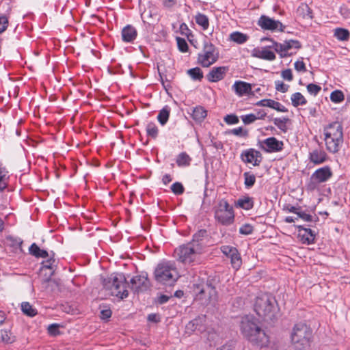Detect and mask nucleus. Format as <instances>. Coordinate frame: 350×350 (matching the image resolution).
Here are the masks:
<instances>
[{
	"label": "nucleus",
	"instance_id": "5701e85b",
	"mask_svg": "<svg viewBox=\"0 0 350 350\" xmlns=\"http://www.w3.org/2000/svg\"><path fill=\"white\" fill-rule=\"evenodd\" d=\"M232 90L239 96L249 94L252 91L251 84L242 81H236L232 86Z\"/></svg>",
	"mask_w": 350,
	"mask_h": 350
},
{
	"label": "nucleus",
	"instance_id": "dca6fc26",
	"mask_svg": "<svg viewBox=\"0 0 350 350\" xmlns=\"http://www.w3.org/2000/svg\"><path fill=\"white\" fill-rule=\"evenodd\" d=\"M207 236V231L206 230H200L193 235L192 240L188 243L202 254L206 246V240Z\"/></svg>",
	"mask_w": 350,
	"mask_h": 350
},
{
	"label": "nucleus",
	"instance_id": "0e129e2a",
	"mask_svg": "<svg viewBox=\"0 0 350 350\" xmlns=\"http://www.w3.org/2000/svg\"><path fill=\"white\" fill-rule=\"evenodd\" d=\"M10 240L12 241V244L16 248H21L23 244V241L20 239H14L10 238Z\"/></svg>",
	"mask_w": 350,
	"mask_h": 350
},
{
	"label": "nucleus",
	"instance_id": "c9c22d12",
	"mask_svg": "<svg viewBox=\"0 0 350 350\" xmlns=\"http://www.w3.org/2000/svg\"><path fill=\"white\" fill-rule=\"evenodd\" d=\"M21 310L25 315L30 317H33L38 314L37 310L26 301L21 304Z\"/></svg>",
	"mask_w": 350,
	"mask_h": 350
},
{
	"label": "nucleus",
	"instance_id": "4c0bfd02",
	"mask_svg": "<svg viewBox=\"0 0 350 350\" xmlns=\"http://www.w3.org/2000/svg\"><path fill=\"white\" fill-rule=\"evenodd\" d=\"M187 74L193 80L195 81H201L203 78V72L198 67L188 70Z\"/></svg>",
	"mask_w": 350,
	"mask_h": 350
},
{
	"label": "nucleus",
	"instance_id": "5fc2aeb1",
	"mask_svg": "<svg viewBox=\"0 0 350 350\" xmlns=\"http://www.w3.org/2000/svg\"><path fill=\"white\" fill-rule=\"evenodd\" d=\"M11 332L7 330H1V339L2 341L6 343H12L14 342V339L11 336Z\"/></svg>",
	"mask_w": 350,
	"mask_h": 350
},
{
	"label": "nucleus",
	"instance_id": "f257e3e1",
	"mask_svg": "<svg viewBox=\"0 0 350 350\" xmlns=\"http://www.w3.org/2000/svg\"><path fill=\"white\" fill-rule=\"evenodd\" d=\"M240 329L243 336L250 342L252 345L262 348L268 345L269 337L265 332L257 324L252 316L242 317L240 323Z\"/></svg>",
	"mask_w": 350,
	"mask_h": 350
},
{
	"label": "nucleus",
	"instance_id": "a18cd8bd",
	"mask_svg": "<svg viewBox=\"0 0 350 350\" xmlns=\"http://www.w3.org/2000/svg\"><path fill=\"white\" fill-rule=\"evenodd\" d=\"M275 88L277 91L280 92L282 93H285L288 92L289 85L284 83L282 81L277 80L275 81Z\"/></svg>",
	"mask_w": 350,
	"mask_h": 350
},
{
	"label": "nucleus",
	"instance_id": "13d9d810",
	"mask_svg": "<svg viewBox=\"0 0 350 350\" xmlns=\"http://www.w3.org/2000/svg\"><path fill=\"white\" fill-rule=\"evenodd\" d=\"M295 69L298 72H306V67L305 63L303 61L297 60L294 64Z\"/></svg>",
	"mask_w": 350,
	"mask_h": 350
},
{
	"label": "nucleus",
	"instance_id": "4468645a",
	"mask_svg": "<svg viewBox=\"0 0 350 350\" xmlns=\"http://www.w3.org/2000/svg\"><path fill=\"white\" fill-rule=\"evenodd\" d=\"M220 250L225 256L230 259L232 267L238 270L242 265V259L238 250L230 245H222Z\"/></svg>",
	"mask_w": 350,
	"mask_h": 350
},
{
	"label": "nucleus",
	"instance_id": "49530a36",
	"mask_svg": "<svg viewBox=\"0 0 350 350\" xmlns=\"http://www.w3.org/2000/svg\"><path fill=\"white\" fill-rule=\"evenodd\" d=\"M176 42H177L178 48L180 51H181L183 53H185L188 51L189 46L187 44V42H186V40L184 38L177 37Z\"/></svg>",
	"mask_w": 350,
	"mask_h": 350
},
{
	"label": "nucleus",
	"instance_id": "bf43d9fd",
	"mask_svg": "<svg viewBox=\"0 0 350 350\" xmlns=\"http://www.w3.org/2000/svg\"><path fill=\"white\" fill-rule=\"evenodd\" d=\"M59 325L57 324H51L48 327V332L51 335L56 336L59 334Z\"/></svg>",
	"mask_w": 350,
	"mask_h": 350
},
{
	"label": "nucleus",
	"instance_id": "f03ea898",
	"mask_svg": "<svg viewBox=\"0 0 350 350\" xmlns=\"http://www.w3.org/2000/svg\"><path fill=\"white\" fill-rule=\"evenodd\" d=\"M218 284L217 277L209 276L205 282L193 284L194 299L203 306L215 303L218 298L216 289Z\"/></svg>",
	"mask_w": 350,
	"mask_h": 350
},
{
	"label": "nucleus",
	"instance_id": "7ed1b4c3",
	"mask_svg": "<svg viewBox=\"0 0 350 350\" xmlns=\"http://www.w3.org/2000/svg\"><path fill=\"white\" fill-rule=\"evenodd\" d=\"M254 309L259 317L267 322L273 321L278 311L275 297L269 293H262L256 297Z\"/></svg>",
	"mask_w": 350,
	"mask_h": 350
},
{
	"label": "nucleus",
	"instance_id": "6e6552de",
	"mask_svg": "<svg viewBox=\"0 0 350 350\" xmlns=\"http://www.w3.org/2000/svg\"><path fill=\"white\" fill-rule=\"evenodd\" d=\"M214 217L217 222L222 226H228L234 222V211L225 199L220 200L214 208Z\"/></svg>",
	"mask_w": 350,
	"mask_h": 350
},
{
	"label": "nucleus",
	"instance_id": "680f3d73",
	"mask_svg": "<svg viewBox=\"0 0 350 350\" xmlns=\"http://www.w3.org/2000/svg\"><path fill=\"white\" fill-rule=\"evenodd\" d=\"M298 217L301 219H302L305 221H312V216L310 214H308L304 211H299L298 213Z\"/></svg>",
	"mask_w": 350,
	"mask_h": 350
},
{
	"label": "nucleus",
	"instance_id": "a211bd4d",
	"mask_svg": "<svg viewBox=\"0 0 350 350\" xmlns=\"http://www.w3.org/2000/svg\"><path fill=\"white\" fill-rule=\"evenodd\" d=\"M241 159L244 163L258 166L262 161V154L254 148H250L241 153Z\"/></svg>",
	"mask_w": 350,
	"mask_h": 350
},
{
	"label": "nucleus",
	"instance_id": "412c9836",
	"mask_svg": "<svg viewBox=\"0 0 350 350\" xmlns=\"http://www.w3.org/2000/svg\"><path fill=\"white\" fill-rule=\"evenodd\" d=\"M268 48H270L269 46L262 49L255 48L252 51V56L267 61L275 60L276 58L275 53L269 51Z\"/></svg>",
	"mask_w": 350,
	"mask_h": 350
},
{
	"label": "nucleus",
	"instance_id": "9b49d317",
	"mask_svg": "<svg viewBox=\"0 0 350 350\" xmlns=\"http://www.w3.org/2000/svg\"><path fill=\"white\" fill-rule=\"evenodd\" d=\"M332 176V171L328 165L317 169L310 176L307 185L308 189L312 191L317 189L320 184L327 182Z\"/></svg>",
	"mask_w": 350,
	"mask_h": 350
},
{
	"label": "nucleus",
	"instance_id": "2f4dec72",
	"mask_svg": "<svg viewBox=\"0 0 350 350\" xmlns=\"http://www.w3.org/2000/svg\"><path fill=\"white\" fill-rule=\"evenodd\" d=\"M170 113V108L168 106H165L161 110H160L157 120L161 125H165L169 120Z\"/></svg>",
	"mask_w": 350,
	"mask_h": 350
},
{
	"label": "nucleus",
	"instance_id": "3c124183",
	"mask_svg": "<svg viewBox=\"0 0 350 350\" xmlns=\"http://www.w3.org/2000/svg\"><path fill=\"white\" fill-rule=\"evenodd\" d=\"M241 118L245 124H252L256 120V118L254 113L242 115Z\"/></svg>",
	"mask_w": 350,
	"mask_h": 350
},
{
	"label": "nucleus",
	"instance_id": "a878e982",
	"mask_svg": "<svg viewBox=\"0 0 350 350\" xmlns=\"http://www.w3.org/2000/svg\"><path fill=\"white\" fill-rule=\"evenodd\" d=\"M191 116L196 123H201L207 116V111L204 107L198 105L192 108Z\"/></svg>",
	"mask_w": 350,
	"mask_h": 350
},
{
	"label": "nucleus",
	"instance_id": "7c9ffc66",
	"mask_svg": "<svg viewBox=\"0 0 350 350\" xmlns=\"http://www.w3.org/2000/svg\"><path fill=\"white\" fill-rule=\"evenodd\" d=\"M196 23L202 27L203 30H207L209 27V19L208 16L204 14L198 12L195 16Z\"/></svg>",
	"mask_w": 350,
	"mask_h": 350
},
{
	"label": "nucleus",
	"instance_id": "58836bf2",
	"mask_svg": "<svg viewBox=\"0 0 350 350\" xmlns=\"http://www.w3.org/2000/svg\"><path fill=\"white\" fill-rule=\"evenodd\" d=\"M146 133L148 137L156 139L158 136L159 129L154 122H149L146 126Z\"/></svg>",
	"mask_w": 350,
	"mask_h": 350
},
{
	"label": "nucleus",
	"instance_id": "774afa93",
	"mask_svg": "<svg viewBox=\"0 0 350 350\" xmlns=\"http://www.w3.org/2000/svg\"><path fill=\"white\" fill-rule=\"evenodd\" d=\"M267 116V113L264 110H260L257 111V113L255 114V116L257 120H262L265 118Z\"/></svg>",
	"mask_w": 350,
	"mask_h": 350
},
{
	"label": "nucleus",
	"instance_id": "8fccbe9b",
	"mask_svg": "<svg viewBox=\"0 0 350 350\" xmlns=\"http://www.w3.org/2000/svg\"><path fill=\"white\" fill-rule=\"evenodd\" d=\"M254 230L253 226L250 224H245L239 228V233L244 235H249Z\"/></svg>",
	"mask_w": 350,
	"mask_h": 350
},
{
	"label": "nucleus",
	"instance_id": "423d86ee",
	"mask_svg": "<svg viewBox=\"0 0 350 350\" xmlns=\"http://www.w3.org/2000/svg\"><path fill=\"white\" fill-rule=\"evenodd\" d=\"M155 280L163 285H172L179 278L175 263L172 261H161L154 271Z\"/></svg>",
	"mask_w": 350,
	"mask_h": 350
},
{
	"label": "nucleus",
	"instance_id": "0eeeda50",
	"mask_svg": "<svg viewBox=\"0 0 350 350\" xmlns=\"http://www.w3.org/2000/svg\"><path fill=\"white\" fill-rule=\"evenodd\" d=\"M312 330L306 323H299L294 325L291 338L299 350H306L310 347Z\"/></svg>",
	"mask_w": 350,
	"mask_h": 350
},
{
	"label": "nucleus",
	"instance_id": "c85d7f7f",
	"mask_svg": "<svg viewBox=\"0 0 350 350\" xmlns=\"http://www.w3.org/2000/svg\"><path fill=\"white\" fill-rule=\"evenodd\" d=\"M29 254L36 258H46L49 254L46 250L40 249L38 245L33 243L29 248Z\"/></svg>",
	"mask_w": 350,
	"mask_h": 350
},
{
	"label": "nucleus",
	"instance_id": "e433bc0d",
	"mask_svg": "<svg viewBox=\"0 0 350 350\" xmlns=\"http://www.w3.org/2000/svg\"><path fill=\"white\" fill-rule=\"evenodd\" d=\"M334 36L340 41H347L349 39V31L344 28H336L334 30Z\"/></svg>",
	"mask_w": 350,
	"mask_h": 350
},
{
	"label": "nucleus",
	"instance_id": "1a4fd4ad",
	"mask_svg": "<svg viewBox=\"0 0 350 350\" xmlns=\"http://www.w3.org/2000/svg\"><path fill=\"white\" fill-rule=\"evenodd\" d=\"M201 254L188 243L176 247L174 251V258L185 265H194L200 262Z\"/></svg>",
	"mask_w": 350,
	"mask_h": 350
},
{
	"label": "nucleus",
	"instance_id": "79ce46f5",
	"mask_svg": "<svg viewBox=\"0 0 350 350\" xmlns=\"http://www.w3.org/2000/svg\"><path fill=\"white\" fill-rule=\"evenodd\" d=\"M244 185L246 188H251L256 183V177L253 174L246 172L243 174Z\"/></svg>",
	"mask_w": 350,
	"mask_h": 350
},
{
	"label": "nucleus",
	"instance_id": "c03bdc74",
	"mask_svg": "<svg viewBox=\"0 0 350 350\" xmlns=\"http://www.w3.org/2000/svg\"><path fill=\"white\" fill-rule=\"evenodd\" d=\"M171 190L176 195H181L184 193L185 188L182 183L176 182L172 185Z\"/></svg>",
	"mask_w": 350,
	"mask_h": 350
},
{
	"label": "nucleus",
	"instance_id": "b1692460",
	"mask_svg": "<svg viewBox=\"0 0 350 350\" xmlns=\"http://www.w3.org/2000/svg\"><path fill=\"white\" fill-rule=\"evenodd\" d=\"M257 106L268 107L280 112H287V108L280 103L272 99H262L256 103Z\"/></svg>",
	"mask_w": 350,
	"mask_h": 350
},
{
	"label": "nucleus",
	"instance_id": "de8ad7c7",
	"mask_svg": "<svg viewBox=\"0 0 350 350\" xmlns=\"http://www.w3.org/2000/svg\"><path fill=\"white\" fill-rule=\"evenodd\" d=\"M307 90L310 94L317 96L321 90V87L317 84L310 83L307 85Z\"/></svg>",
	"mask_w": 350,
	"mask_h": 350
},
{
	"label": "nucleus",
	"instance_id": "6e6d98bb",
	"mask_svg": "<svg viewBox=\"0 0 350 350\" xmlns=\"http://www.w3.org/2000/svg\"><path fill=\"white\" fill-rule=\"evenodd\" d=\"M8 18L3 15L0 16V34L3 33L8 27Z\"/></svg>",
	"mask_w": 350,
	"mask_h": 350
},
{
	"label": "nucleus",
	"instance_id": "37998d69",
	"mask_svg": "<svg viewBox=\"0 0 350 350\" xmlns=\"http://www.w3.org/2000/svg\"><path fill=\"white\" fill-rule=\"evenodd\" d=\"M345 96L341 90H334L330 94V100L335 103H339L343 101Z\"/></svg>",
	"mask_w": 350,
	"mask_h": 350
},
{
	"label": "nucleus",
	"instance_id": "a19ab883",
	"mask_svg": "<svg viewBox=\"0 0 350 350\" xmlns=\"http://www.w3.org/2000/svg\"><path fill=\"white\" fill-rule=\"evenodd\" d=\"M8 171L0 165V191H3L8 186Z\"/></svg>",
	"mask_w": 350,
	"mask_h": 350
},
{
	"label": "nucleus",
	"instance_id": "393cba45",
	"mask_svg": "<svg viewBox=\"0 0 350 350\" xmlns=\"http://www.w3.org/2000/svg\"><path fill=\"white\" fill-rule=\"evenodd\" d=\"M137 36L136 29L131 25H127L122 30V38L124 42H133Z\"/></svg>",
	"mask_w": 350,
	"mask_h": 350
},
{
	"label": "nucleus",
	"instance_id": "2eb2a0df",
	"mask_svg": "<svg viewBox=\"0 0 350 350\" xmlns=\"http://www.w3.org/2000/svg\"><path fill=\"white\" fill-rule=\"evenodd\" d=\"M258 24L262 29L272 31H284L285 29V26L280 21L271 18L265 15L260 17Z\"/></svg>",
	"mask_w": 350,
	"mask_h": 350
},
{
	"label": "nucleus",
	"instance_id": "aec40b11",
	"mask_svg": "<svg viewBox=\"0 0 350 350\" xmlns=\"http://www.w3.org/2000/svg\"><path fill=\"white\" fill-rule=\"evenodd\" d=\"M328 159L326 152L321 148H315L310 151L308 159L314 165H320L325 163Z\"/></svg>",
	"mask_w": 350,
	"mask_h": 350
},
{
	"label": "nucleus",
	"instance_id": "ea45409f",
	"mask_svg": "<svg viewBox=\"0 0 350 350\" xmlns=\"http://www.w3.org/2000/svg\"><path fill=\"white\" fill-rule=\"evenodd\" d=\"M273 121L274 124L282 132L286 133L287 131L286 123L289 121L288 118H275Z\"/></svg>",
	"mask_w": 350,
	"mask_h": 350
},
{
	"label": "nucleus",
	"instance_id": "338daca9",
	"mask_svg": "<svg viewBox=\"0 0 350 350\" xmlns=\"http://www.w3.org/2000/svg\"><path fill=\"white\" fill-rule=\"evenodd\" d=\"M148 320L150 322L158 323L160 321V318L157 314H150L148 316Z\"/></svg>",
	"mask_w": 350,
	"mask_h": 350
},
{
	"label": "nucleus",
	"instance_id": "603ef678",
	"mask_svg": "<svg viewBox=\"0 0 350 350\" xmlns=\"http://www.w3.org/2000/svg\"><path fill=\"white\" fill-rule=\"evenodd\" d=\"M229 133H231L236 136H240V137H247L248 132L247 131H244L242 127H238L233 129L229 131Z\"/></svg>",
	"mask_w": 350,
	"mask_h": 350
},
{
	"label": "nucleus",
	"instance_id": "864d4df0",
	"mask_svg": "<svg viewBox=\"0 0 350 350\" xmlns=\"http://www.w3.org/2000/svg\"><path fill=\"white\" fill-rule=\"evenodd\" d=\"M224 121L228 124H236L239 123V120L237 116L234 114H228L224 117Z\"/></svg>",
	"mask_w": 350,
	"mask_h": 350
},
{
	"label": "nucleus",
	"instance_id": "39448f33",
	"mask_svg": "<svg viewBox=\"0 0 350 350\" xmlns=\"http://www.w3.org/2000/svg\"><path fill=\"white\" fill-rule=\"evenodd\" d=\"M324 140L326 149L331 153H336L343 143L342 126L338 122L329 124L324 129Z\"/></svg>",
	"mask_w": 350,
	"mask_h": 350
},
{
	"label": "nucleus",
	"instance_id": "6ab92c4d",
	"mask_svg": "<svg viewBox=\"0 0 350 350\" xmlns=\"http://www.w3.org/2000/svg\"><path fill=\"white\" fill-rule=\"evenodd\" d=\"M298 237L304 244H312L314 243L316 234L310 228H304L303 226H297Z\"/></svg>",
	"mask_w": 350,
	"mask_h": 350
},
{
	"label": "nucleus",
	"instance_id": "20e7f679",
	"mask_svg": "<svg viewBox=\"0 0 350 350\" xmlns=\"http://www.w3.org/2000/svg\"><path fill=\"white\" fill-rule=\"evenodd\" d=\"M104 288L109 291V293L123 299L129 295L127 287L129 284L126 278L122 273H113L103 281Z\"/></svg>",
	"mask_w": 350,
	"mask_h": 350
},
{
	"label": "nucleus",
	"instance_id": "4d7b16f0",
	"mask_svg": "<svg viewBox=\"0 0 350 350\" xmlns=\"http://www.w3.org/2000/svg\"><path fill=\"white\" fill-rule=\"evenodd\" d=\"M281 76L284 80L288 81H291L293 79L292 70L291 69H286L282 70L281 72Z\"/></svg>",
	"mask_w": 350,
	"mask_h": 350
},
{
	"label": "nucleus",
	"instance_id": "cd10ccee",
	"mask_svg": "<svg viewBox=\"0 0 350 350\" xmlns=\"http://www.w3.org/2000/svg\"><path fill=\"white\" fill-rule=\"evenodd\" d=\"M204 319V317H199L189 321L186 325L187 332L191 333L196 330L202 331L201 325L202 324Z\"/></svg>",
	"mask_w": 350,
	"mask_h": 350
},
{
	"label": "nucleus",
	"instance_id": "f8f14e48",
	"mask_svg": "<svg viewBox=\"0 0 350 350\" xmlns=\"http://www.w3.org/2000/svg\"><path fill=\"white\" fill-rule=\"evenodd\" d=\"M269 40L272 44L269 46L270 48L273 49L275 52L279 53L280 57L284 58L290 56L291 54L288 51L292 49H299L301 44L299 41L297 40H285L283 43H278L272 39L265 38L262 40Z\"/></svg>",
	"mask_w": 350,
	"mask_h": 350
},
{
	"label": "nucleus",
	"instance_id": "4be33fe9",
	"mask_svg": "<svg viewBox=\"0 0 350 350\" xmlns=\"http://www.w3.org/2000/svg\"><path fill=\"white\" fill-rule=\"evenodd\" d=\"M228 70L226 66L213 67L206 75V78L210 82L219 81L224 78Z\"/></svg>",
	"mask_w": 350,
	"mask_h": 350
},
{
	"label": "nucleus",
	"instance_id": "ddd939ff",
	"mask_svg": "<svg viewBox=\"0 0 350 350\" xmlns=\"http://www.w3.org/2000/svg\"><path fill=\"white\" fill-rule=\"evenodd\" d=\"M131 289L135 293L145 291L150 287V281L148 278V273H142L139 275L133 276L130 280Z\"/></svg>",
	"mask_w": 350,
	"mask_h": 350
},
{
	"label": "nucleus",
	"instance_id": "72a5a7b5",
	"mask_svg": "<svg viewBox=\"0 0 350 350\" xmlns=\"http://www.w3.org/2000/svg\"><path fill=\"white\" fill-rule=\"evenodd\" d=\"M291 99L292 105L295 107L299 105H304L307 103L306 99L300 92L293 94Z\"/></svg>",
	"mask_w": 350,
	"mask_h": 350
},
{
	"label": "nucleus",
	"instance_id": "69168bd1",
	"mask_svg": "<svg viewBox=\"0 0 350 350\" xmlns=\"http://www.w3.org/2000/svg\"><path fill=\"white\" fill-rule=\"evenodd\" d=\"M176 4V0H163V5L167 8H171Z\"/></svg>",
	"mask_w": 350,
	"mask_h": 350
},
{
	"label": "nucleus",
	"instance_id": "c756f323",
	"mask_svg": "<svg viewBox=\"0 0 350 350\" xmlns=\"http://www.w3.org/2000/svg\"><path fill=\"white\" fill-rule=\"evenodd\" d=\"M249 37L247 34L239 31H234L230 34V40L237 44H242L246 42Z\"/></svg>",
	"mask_w": 350,
	"mask_h": 350
},
{
	"label": "nucleus",
	"instance_id": "09e8293b",
	"mask_svg": "<svg viewBox=\"0 0 350 350\" xmlns=\"http://www.w3.org/2000/svg\"><path fill=\"white\" fill-rule=\"evenodd\" d=\"M297 12L302 14L303 17H306L307 16L309 18H312L310 9L306 4H302L299 6L297 9Z\"/></svg>",
	"mask_w": 350,
	"mask_h": 350
},
{
	"label": "nucleus",
	"instance_id": "473e14b6",
	"mask_svg": "<svg viewBox=\"0 0 350 350\" xmlns=\"http://www.w3.org/2000/svg\"><path fill=\"white\" fill-rule=\"evenodd\" d=\"M191 161V157L185 152L180 153L176 157V164L179 167L189 166Z\"/></svg>",
	"mask_w": 350,
	"mask_h": 350
},
{
	"label": "nucleus",
	"instance_id": "bb28decb",
	"mask_svg": "<svg viewBox=\"0 0 350 350\" xmlns=\"http://www.w3.org/2000/svg\"><path fill=\"white\" fill-rule=\"evenodd\" d=\"M235 206L238 208H241L242 209L249 211L251 210L254 207V201L252 197H250L248 196H244L240 198H239L235 202Z\"/></svg>",
	"mask_w": 350,
	"mask_h": 350
},
{
	"label": "nucleus",
	"instance_id": "e2e57ef3",
	"mask_svg": "<svg viewBox=\"0 0 350 350\" xmlns=\"http://www.w3.org/2000/svg\"><path fill=\"white\" fill-rule=\"evenodd\" d=\"M180 30L182 34L187 36L191 33V30L189 29L187 25L185 23L180 25Z\"/></svg>",
	"mask_w": 350,
	"mask_h": 350
},
{
	"label": "nucleus",
	"instance_id": "f3484780",
	"mask_svg": "<svg viewBox=\"0 0 350 350\" xmlns=\"http://www.w3.org/2000/svg\"><path fill=\"white\" fill-rule=\"evenodd\" d=\"M260 148L267 152H278L283 150L284 143L274 137H271L261 142Z\"/></svg>",
	"mask_w": 350,
	"mask_h": 350
},
{
	"label": "nucleus",
	"instance_id": "f704fd0d",
	"mask_svg": "<svg viewBox=\"0 0 350 350\" xmlns=\"http://www.w3.org/2000/svg\"><path fill=\"white\" fill-rule=\"evenodd\" d=\"M52 256L54 255V253L51 252ZM49 258L46 260H44L42 262V268L41 269L43 270L44 269H49L50 270V275L51 276L54 273V268L55 267V260L54 259L53 256H51L49 255Z\"/></svg>",
	"mask_w": 350,
	"mask_h": 350
},
{
	"label": "nucleus",
	"instance_id": "9d476101",
	"mask_svg": "<svg viewBox=\"0 0 350 350\" xmlns=\"http://www.w3.org/2000/svg\"><path fill=\"white\" fill-rule=\"evenodd\" d=\"M219 59V52L215 46L209 41H204L202 51L198 54V62L202 67L208 68Z\"/></svg>",
	"mask_w": 350,
	"mask_h": 350
},
{
	"label": "nucleus",
	"instance_id": "052dcab7",
	"mask_svg": "<svg viewBox=\"0 0 350 350\" xmlns=\"http://www.w3.org/2000/svg\"><path fill=\"white\" fill-rule=\"evenodd\" d=\"M111 314L112 312L110 309H105L100 311V317L103 320H107L111 317Z\"/></svg>",
	"mask_w": 350,
	"mask_h": 350
}]
</instances>
